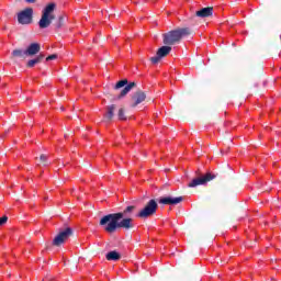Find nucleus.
I'll return each instance as SVG.
<instances>
[{
	"instance_id": "f257e3e1",
	"label": "nucleus",
	"mask_w": 281,
	"mask_h": 281,
	"mask_svg": "<svg viewBox=\"0 0 281 281\" xmlns=\"http://www.w3.org/2000/svg\"><path fill=\"white\" fill-rule=\"evenodd\" d=\"M137 206L128 205L123 212L110 213L101 217L99 225L103 227L106 234H115L117 229H125L128 232L135 227L133 223V214H135Z\"/></svg>"
},
{
	"instance_id": "f03ea898",
	"label": "nucleus",
	"mask_w": 281,
	"mask_h": 281,
	"mask_svg": "<svg viewBox=\"0 0 281 281\" xmlns=\"http://www.w3.org/2000/svg\"><path fill=\"white\" fill-rule=\"evenodd\" d=\"M192 34V29L190 27H178L176 30H171L165 34H162V43L164 45H179L184 36H190Z\"/></svg>"
},
{
	"instance_id": "7ed1b4c3",
	"label": "nucleus",
	"mask_w": 281,
	"mask_h": 281,
	"mask_svg": "<svg viewBox=\"0 0 281 281\" xmlns=\"http://www.w3.org/2000/svg\"><path fill=\"white\" fill-rule=\"evenodd\" d=\"M54 10H56V3L52 2L47 4L43 12L42 18L38 21V25L41 30H46V27H49L52 25V21L56 19V15H54Z\"/></svg>"
},
{
	"instance_id": "20e7f679",
	"label": "nucleus",
	"mask_w": 281,
	"mask_h": 281,
	"mask_svg": "<svg viewBox=\"0 0 281 281\" xmlns=\"http://www.w3.org/2000/svg\"><path fill=\"white\" fill-rule=\"evenodd\" d=\"M135 87H137V83L136 82L128 83V79H123L117 81L116 85L114 86V91H117L122 88L123 89L119 94L114 97V100H122V98H126V95H128V93H131V90L135 89Z\"/></svg>"
},
{
	"instance_id": "39448f33",
	"label": "nucleus",
	"mask_w": 281,
	"mask_h": 281,
	"mask_svg": "<svg viewBox=\"0 0 281 281\" xmlns=\"http://www.w3.org/2000/svg\"><path fill=\"white\" fill-rule=\"evenodd\" d=\"M157 201L155 199L149 200L146 205L137 213L138 218H150L157 214Z\"/></svg>"
},
{
	"instance_id": "423d86ee",
	"label": "nucleus",
	"mask_w": 281,
	"mask_h": 281,
	"mask_svg": "<svg viewBox=\"0 0 281 281\" xmlns=\"http://www.w3.org/2000/svg\"><path fill=\"white\" fill-rule=\"evenodd\" d=\"M71 236H74V229L71 227H66L64 231H60L53 239L54 247H60V245L65 244Z\"/></svg>"
},
{
	"instance_id": "0eeeda50",
	"label": "nucleus",
	"mask_w": 281,
	"mask_h": 281,
	"mask_svg": "<svg viewBox=\"0 0 281 281\" xmlns=\"http://www.w3.org/2000/svg\"><path fill=\"white\" fill-rule=\"evenodd\" d=\"M216 179V173L206 172L204 176H200L189 182L188 188H196L198 186H206L210 181Z\"/></svg>"
},
{
	"instance_id": "6e6552de",
	"label": "nucleus",
	"mask_w": 281,
	"mask_h": 281,
	"mask_svg": "<svg viewBox=\"0 0 281 281\" xmlns=\"http://www.w3.org/2000/svg\"><path fill=\"white\" fill-rule=\"evenodd\" d=\"M32 19H34V9L32 8H26L18 13V22L20 25H30Z\"/></svg>"
},
{
	"instance_id": "1a4fd4ad",
	"label": "nucleus",
	"mask_w": 281,
	"mask_h": 281,
	"mask_svg": "<svg viewBox=\"0 0 281 281\" xmlns=\"http://www.w3.org/2000/svg\"><path fill=\"white\" fill-rule=\"evenodd\" d=\"M170 52H172V46L170 45H165L161 46L160 48H158L156 56L155 57H150V63H153V65H157V63H159V60H161V58H166V56H168V54H170Z\"/></svg>"
},
{
	"instance_id": "9d476101",
	"label": "nucleus",
	"mask_w": 281,
	"mask_h": 281,
	"mask_svg": "<svg viewBox=\"0 0 281 281\" xmlns=\"http://www.w3.org/2000/svg\"><path fill=\"white\" fill-rule=\"evenodd\" d=\"M146 101V92L142 90H137L133 95H132V102H131V108L135 109V106H138V104H142V102Z\"/></svg>"
},
{
	"instance_id": "9b49d317",
	"label": "nucleus",
	"mask_w": 281,
	"mask_h": 281,
	"mask_svg": "<svg viewBox=\"0 0 281 281\" xmlns=\"http://www.w3.org/2000/svg\"><path fill=\"white\" fill-rule=\"evenodd\" d=\"M25 58H27V53L23 48L13 49L10 56V60H12V63H16L19 59L25 60Z\"/></svg>"
},
{
	"instance_id": "f8f14e48",
	"label": "nucleus",
	"mask_w": 281,
	"mask_h": 281,
	"mask_svg": "<svg viewBox=\"0 0 281 281\" xmlns=\"http://www.w3.org/2000/svg\"><path fill=\"white\" fill-rule=\"evenodd\" d=\"M183 202V196H178V198H172V196H167V198H160L158 200V203L160 205H179V203Z\"/></svg>"
},
{
	"instance_id": "ddd939ff",
	"label": "nucleus",
	"mask_w": 281,
	"mask_h": 281,
	"mask_svg": "<svg viewBox=\"0 0 281 281\" xmlns=\"http://www.w3.org/2000/svg\"><path fill=\"white\" fill-rule=\"evenodd\" d=\"M214 14V7L202 8L194 13V16L199 19H207V16H212Z\"/></svg>"
},
{
	"instance_id": "4468645a",
	"label": "nucleus",
	"mask_w": 281,
	"mask_h": 281,
	"mask_svg": "<svg viewBox=\"0 0 281 281\" xmlns=\"http://www.w3.org/2000/svg\"><path fill=\"white\" fill-rule=\"evenodd\" d=\"M25 52H26V56H30V57L36 56V54H38L41 52V44H38V43H31L26 47Z\"/></svg>"
},
{
	"instance_id": "2eb2a0df",
	"label": "nucleus",
	"mask_w": 281,
	"mask_h": 281,
	"mask_svg": "<svg viewBox=\"0 0 281 281\" xmlns=\"http://www.w3.org/2000/svg\"><path fill=\"white\" fill-rule=\"evenodd\" d=\"M44 59H45V55H44V54H40V55H37L35 58L29 60V61L26 63V67H27L29 69H32V67L38 65L40 63H43Z\"/></svg>"
},
{
	"instance_id": "dca6fc26",
	"label": "nucleus",
	"mask_w": 281,
	"mask_h": 281,
	"mask_svg": "<svg viewBox=\"0 0 281 281\" xmlns=\"http://www.w3.org/2000/svg\"><path fill=\"white\" fill-rule=\"evenodd\" d=\"M115 109H116V105L115 104H112V105H109L106 108V113L104 115V119L108 121V122H111L115 115Z\"/></svg>"
},
{
	"instance_id": "f3484780",
	"label": "nucleus",
	"mask_w": 281,
	"mask_h": 281,
	"mask_svg": "<svg viewBox=\"0 0 281 281\" xmlns=\"http://www.w3.org/2000/svg\"><path fill=\"white\" fill-rule=\"evenodd\" d=\"M105 258L106 260L117 262V260L122 258V255H120V252H117L116 250H112L105 255Z\"/></svg>"
},
{
	"instance_id": "a211bd4d",
	"label": "nucleus",
	"mask_w": 281,
	"mask_h": 281,
	"mask_svg": "<svg viewBox=\"0 0 281 281\" xmlns=\"http://www.w3.org/2000/svg\"><path fill=\"white\" fill-rule=\"evenodd\" d=\"M63 25H65V18L59 16L58 20H57V22L55 23V27H56L57 30H60V27H63Z\"/></svg>"
},
{
	"instance_id": "6ab92c4d",
	"label": "nucleus",
	"mask_w": 281,
	"mask_h": 281,
	"mask_svg": "<svg viewBox=\"0 0 281 281\" xmlns=\"http://www.w3.org/2000/svg\"><path fill=\"white\" fill-rule=\"evenodd\" d=\"M117 119L121 121L126 120V114L124 113V108L119 109Z\"/></svg>"
},
{
	"instance_id": "aec40b11",
	"label": "nucleus",
	"mask_w": 281,
	"mask_h": 281,
	"mask_svg": "<svg viewBox=\"0 0 281 281\" xmlns=\"http://www.w3.org/2000/svg\"><path fill=\"white\" fill-rule=\"evenodd\" d=\"M40 161H41V164H43V166H48V162H47V155L42 154V155L40 156Z\"/></svg>"
},
{
	"instance_id": "412c9836",
	"label": "nucleus",
	"mask_w": 281,
	"mask_h": 281,
	"mask_svg": "<svg viewBox=\"0 0 281 281\" xmlns=\"http://www.w3.org/2000/svg\"><path fill=\"white\" fill-rule=\"evenodd\" d=\"M8 223V215L0 217V227H3Z\"/></svg>"
},
{
	"instance_id": "4be33fe9",
	"label": "nucleus",
	"mask_w": 281,
	"mask_h": 281,
	"mask_svg": "<svg viewBox=\"0 0 281 281\" xmlns=\"http://www.w3.org/2000/svg\"><path fill=\"white\" fill-rule=\"evenodd\" d=\"M56 58H58V55L53 54V55H49L48 57H46V61L56 60Z\"/></svg>"
},
{
	"instance_id": "5701e85b",
	"label": "nucleus",
	"mask_w": 281,
	"mask_h": 281,
	"mask_svg": "<svg viewBox=\"0 0 281 281\" xmlns=\"http://www.w3.org/2000/svg\"><path fill=\"white\" fill-rule=\"evenodd\" d=\"M26 3H36V0H25Z\"/></svg>"
},
{
	"instance_id": "b1692460",
	"label": "nucleus",
	"mask_w": 281,
	"mask_h": 281,
	"mask_svg": "<svg viewBox=\"0 0 281 281\" xmlns=\"http://www.w3.org/2000/svg\"><path fill=\"white\" fill-rule=\"evenodd\" d=\"M61 111H65V108H64V106H61Z\"/></svg>"
}]
</instances>
